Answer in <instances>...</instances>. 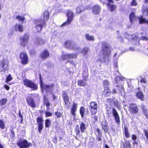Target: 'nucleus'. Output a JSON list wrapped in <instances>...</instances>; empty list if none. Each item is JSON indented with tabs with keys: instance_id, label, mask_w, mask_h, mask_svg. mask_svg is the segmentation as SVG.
Here are the masks:
<instances>
[{
	"instance_id": "obj_28",
	"label": "nucleus",
	"mask_w": 148,
	"mask_h": 148,
	"mask_svg": "<svg viewBox=\"0 0 148 148\" xmlns=\"http://www.w3.org/2000/svg\"><path fill=\"white\" fill-rule=\"evenodd\" d=\"M51 124V122L48 119H46L45 120V127L46 128H49L50 127Z\"/></svg>"
},
{
	"instance_id": "obj_34",
	"label": "nucleus",
	"mask_w": 148,
	"mask_h": 148,
	"mask_svg": "<svg viewBox=\"0 0 148 148\" xmlns=\"http://www.w3.org/2000/svg\"><path fill=\"white\" fill-rule=\"evenodd\" d=\"M96 134L99 136V137L98 138V140L99 141L101 140V139L100 138V136L101 135V133L100 132V130L98 128L96 130Z\"/></svg>"
},
{
	"instance_id": "obj_16",
	"label": "nucleus",
	"mask_w": 148,
	"mask_h": 148,
	"mask_svg": "<svg viewBox=\"0 0 148 148\" xmlns=\"http://www.w3.org/2000/svg\"><path fill=\"white\" fill-rule=\"evenodd\" d=\"M112 114L117 124L120 123V119L116 110L114 108H113L112 110Z\"/></svg>"
},
{
	"instance_id": "obj_12",
	"label": "nucleus",
	"mask_w": 148,
	"mask_h": 148,
	"mask_svg": "<svg viewBox=\"0 0 148 148\" xmlns=\"http://www.w3.org/2000/svg\"><path fill=\"white\" fill-rule=\"evenodd\" d=\"M27 104L32 108H35L36 105L34 99L31 97H29L26 99Z\"/></svg>"
},
{
	"instance_id": "obj_50",
	"label": "nucleus",
	"mask_w": 148,
	"mask_h": 148,
	"mask_svg": "<svg viewBox=\"0 0 148 148\" xmlns=\"http://www.w3.org/2000/svg\"><path fill=\"white\" fill-rule=\"evenodd\" d=\"M45 115L46 117L51 116L52 115V113L49 111H46L45 112Z\"/></svg>"
},
{
	"instance_id": "obj_58",
	"label": "nucleus",
	"mask_w": 148,
	"mask_h": 148,
	"mask_svg": "<svg viewBox=\"0 0 148 148\" xmlns=\"http://www.w3.org/2000/svg\"><path fill=\"white\" fill-rule=\"evenodd\" d=\"M3 86L4 88L7 90H8L10 88V87L7 85H4Z\"/></svg>"
},
{
	"instance_id": "obj_21",
	"label": "nucleus",
	"mask_w": 148,
	"mask_h": 148,
	"mask_svg": "<svg viewBox=\"0 0 148 148\" xmlns=\"http://www.w3.org/2000/svg\"><path fill=\"white\" fill-rule=\"evenodd\" d=\"M129 18L130 22L132 24L134 21L137 19V17L135 16L134 12H132L130 15Z\"/></svg>"
},
{
	"instance_id": "obj_54",
	"label": "nucleus",
	"mask_w": 148,
	"mask_h": 148,
	"mask_svg": "<svg viewBox=\"0 0 148 148\" xmlns=\"http://www.w3.org/2000/svg\"><path fill=\"white\" fill-rule=\"evenodd\" d=\"M143 113L146 116L148 119V111L145 109H144L143 111Z\"/></svg>"
},
{
	"instance_id": "obj_4",
	"label": "nucleus",
	"mask_w": 148,
	"mask_h": 148,
	"mask_svg": "<svg viewBox=\"0 0 148 148\" xmlns=\"http://www.w3.org/2000/svg\"><path fill=\"white\" fill-rule=\"evenodd\" d=\"M23 82L24 86L31 88L32 90H36L38 89V85L31 80L26 78L23 80Z\"/></svg>"
},
{
	"instance_id": "obj_8",
	"label": "nucleus",
	"mask_w": 148,
	"mask_h": 148,
	"mask_svg": "<svg viewBox=\"0 0 148 148\" xmlns=\"http://www.w3.org/2000/svg\"><path fill=\"white\" fill-rule=\"evenodd\" d=\"M21 63L24 65L28 64L29 62L28 56L25 52H21L19 55Z\"/></svg>"
},
{
	"instance_id": "obj_56",
	"label": "nucleus",
	"mask_w": 148,
	"mask_h": 148,
	"mask_svg": "<svg viewBox=\"0 0 148 148\" xmlns=\"http://www.w3.org/2000/svg\"><path fill=\"white\" fill-rule=\"evenodd\" d=\"M143 131L145 133V135L146 136L147 139L148 140V132L145 129Z\"/></svg>"
},
{
	"instance_id": "obj_1",
	"label": "nucleus",
	"mask_w": 148,
	"mask_h": 148,
	"mask_svg": "<svg viewBox=\"0 0 148 148\" xmlns=\"http://www.w3.org/2000/svg\"><path fill=\"white\" fill-rule=\"evenodd\" d=\"M110 48L108 44L104 43L102 47L103 58L99 59L102 63L108 64L109 57L110 54Z\"/></svg>"
},
{
	"instance_id": "obj_44",
	"label": "nucleus",
	"mask_w": 148,
	"mask_h": 148,
	"mask_svg": "<svg viewBox=\"0 0 148 148\" xmlns=\"http://www.w3.org/2000/svg\"><path fill=\"white\" fill-rule=\"evenodd\" d=\"M124 132L126 137L127 138L129 137V133L128 132V130L127 128L126 127H125Z\"/></svg>"
},
{
	"instance_id": "obj_13",
	"label": "nucleus",
	"mask_w": 148,
	"mask_h": 148,
	"mask_svg": "<svg viewBox=\"0 0 148 148\" xmlns=\"http://www.w3.org/2000/svg\"><path fill=\"white\" fill-rule=\"evenodd\" d=\"M49 55L50 53L48 51L45 49L40 53V57L41 59L44 60L49 58Z\"/></svg>"
},
{
	"instance_id": "obj_47",
	"label": "nucleus",
	"mask_w": 148,
	"mask_h": 148,
	"mask_svg": "<svg viewBox=\"0 0 148 148\" xmlns=\"http://www.w3.org/2000/svg\"><path fill=\"white\" fill-rule=\"evenodd\" d=\"M106 88V89H105L104 90V93L105 94H107L108 95H109L110 94V90L108 89V88Z\"/></svg>"
},
{
	"instance_id": "obj_43",
	"label": "nucleus",
	"mask_w": 148,
	"mask_h": 148,
	"mask_svg": "<svg viewBox=\"0 0 148 148\" xmlns=\"http://www.w3.org/2000/svg\"><path fill=\"white\" fill-rule=\"evenodd\" d=\"M10 132L11 133L10 137L12 138H14L15 137V133L13 129H11L10 130Z\"/></svg>"
},
{
	"instance_id": "obj_30",
	"label": "nucleus",
	"mask_w": 148,
	"mask_h": 148,
	"mask_svg": "<svg viewBox=\"0 0 148 148\" xmlns=\"http://www.w3.org/2000/svg\"><path fill=\"white\" fill-rule=\"evenodd\" d=\"M75 132L76 133V136H80V131L79 128V127L78 125H76V127L75 129Z\"/></svg>"
},
{
	"instance_id": "obj_59",
	"label": "nucleus",
	"mask_w": 148,
	"mask_h": 148,
	"mask_svg": "<svg viewBox=\"0 0 148 148\" xmlns=\"http://www.w3.org/2000/svg\"><path fill=\"white\" fill-rule=\"evenodd\" d=\"M140 82L142 83L145 84L146 83V81L145 78H142L140 81Z\"/></svg>"
},
{
	"instance_id": "obj_45",
	"label": "nucleus",
	"mask_w": 148,
	"mask_h": 148,
	"mask_svg": "<svg viewBox=\"0 0 148 148\" xmlns=\"http://www.w3.org/2000/svg\"><path fill=\"white\" fill-rule=\"evenodd\" d=\"M143 11L144 14L145 15H147L148 14V7L144 8V6H143Z\"/></svg>"
},
{
	"instance_id": "obj_53",
	"label": "nucleus",
	"mask_w": 148,
	"mask_h": 148,
	"mask_svg": "<svg viewBox=\"0 0 148 148\" xmlns=\"http://www.w3.org/2000/svg\"><path fill=\"white\" fill-rule=\"evenodd\" d=\"M61 57L63 60H66L68 59L67 53L62 55L61 56Z\"/></svg>"
},
{
	"instance_id": "obj_51",
	"label": "nucleus",
	"mask_w": 148,
	"mask_h": 148,
	"mask_svg": "<svg viewBox=\"0 0 148 148\" xmlns=\"http://www.w3.org/2000/svg\"><path fill=\"white\" fill-rule=\"evenodd\" d=\"M12 79V78L11 77L10 74H9L7 76L5 82L6 83H8V82L11 80Z\"/></svg>"
},
{
	"instance_id": "obj_11",
	"label": "nucleus",
	"mask_w": 148,
	"mask_h": 148,
	"mask_svg": "<svg viewBox=\"0 0 148 148\" xmlns=\"http://www.w3.org/2000/svg\"><path fill=\"white\" fill-rule=\"evenodd\" d=\"M36 121L38 124V131L40 133L41 132V131L43 128V118L41 116H39L36 118Z\"/></svg>"
},
{
	"instance_id": "obj_38",
	"label": "nucleus",
	"mask_w": 148,
	"mask_h": 148,
	"mask_svg": "<svg viewBox=\"0 0 148 148\" xmlns=\"http://www.w3.org/2000/svg\"><path fill=\"white\" fill-rule=\"evenodd\" d=\"M101 125L103 127V129L105 132L107 131V127L106 123L105 121H103L101 122Z\"/></svg>"
},
{
	"instance_id": "obj_5",
	"label": "nucleus",
	"mask_w": 148,
	"mask_h": 148,
	"mask_svg": "<svg viewBox=\"0 0 148 148\" xmlns=\"http://www.w3.org/2000/svg\"><path fill=\"white\" fill-rule=\"evenodd\" d=\"M66 15L67 17V20L61 25L62 26L70 24L73 19L74 14L71 11L68 10L66 12Z\"/></svg>"
},
{
	"instance_id": "obj_14",
	"label": "nucleus",
	"mask_w": 148,
	"mask_h": 148,
	"mask_svg": "<svg viewBox=\"0 0 148 148\" xmlns=\"http://www.w3.org/2000/svg\"><path fill=\"white\" fill-rule=\"evenodd\" d=\"M77 104L75 103H73L71 108V113L72 115L74 117L76 116V112L77 108Z\"/></svg>"
},
{
	"instance_id": "obj_40",
	"label": "nucleus",
	"mask_w": 148,
	"mask_h": 148,
	"mask_svg": "<svg viewBox=\"0 0 148 148\" xmlns=\"http://www.w3.org/2000/svg\"><path fill=\"white\" fill-rule=\"evenodd\" d=\"M93 104H94V106H93V109L95 110L94 112H93V113H94V114H95L97 111L96 109L97 108V103L95 102H93Z\"/></svg>"
},
{
	"instance_id": "obj_64",
	"label": "nucleus",
	"mask_w": 148,
	"mask_h": 148,
	"mask_svg": "<svg viewBox=\"0 0 148 148\" xmlns=\"http://www.w3.org/2000/svg\"><path fill=\"white\" fill-rule=\"evenodd\" d=\"M118 39L120 41H122V38L121 36L120 35L118 36L117 37Z\"/></svg>"
},
{
	"instance_id": "obj_29",
	"label": "nucleus",
	"mask_w": 148,
	"mask_h": 148,
	"mask_svg": "<svg viewBox=\"0 0 148 148\" xmlns=\"http://www.w3.org/2000/svg\"><path fill=\"white\" fill-rule=\"evenodd\" d=\"M8 101L7 99L6 98H3L0 100V106H2L5 105Z\"/></svg>"
},
{
	"instance_id": "obj_27",
	"label": "nucleus",
	"mask_w": 148,
	"mask_h": 148,
	"mask_svg": "<svg viewBox=\"0 0 148 148\" xmlns=\"http://www.w3.org/2000/svg\"><path fill=\"white\" fill-rule=\"evenodd\" d=\"M140 23H146L148 24V20L144 19L142 16L139 18Z\"/></svg>"
},
{
	"instance_id": "obj_46",
	"label": "nucleus",
	"mask_w": 148,
	"mask_h": 148,
	"mask_svg": "<svg viewBox=\"0 0 148 148\" xmlns=\"http://www.w3.org/2000/svg\"><path fill=\"white\" fill-rule=\"evenodd\" d=\"M86 38L88 40H92V36H89L88 34H86L85 35Z\"/></svg>"
},
{
	"instance_id": "obj_19",
	"label": "nucleus",
	"mask_w": 148,
	"mask_h": 148,
	"mask_svg": "<svg viewBox=\"0 0 148 148\" xmlns=\"http://www.w3.org/2000/svg\"><path fill=\"white\" fill-rule=\"evenodd\" d=\"M43 104L46 106L47 110H49L50 109V103L47 98L45 95H44L43 96Z\"/></svg>"
},
{
	"instance_id": "obj_35",
	"label": "nucleus",
	"mask_w": 148,
	"mask_h": 148,
	"mask_svg": "<svg viewBox=\"0 0 148 148\" xmlns=\"http://www.w3.org/2000/svg\"><path fill=\"white\" fill-rule=\"evenodd\" d=\"M77 55L76 53H69V59L76 58Z\"/></svg>"
},
{
	"instance_id": "obj_31",
	"label": "nucleus",
	"mask_w": 148,
	"mask_h": 148,
	"mask_svg": "<svg viewBox=\"0 0 148 148\" xmlns=\"http://www.w3.org/2000/svg\"><path fill=\"white\" fill-rule=\"evenodd\" d=\"M16 18L18 21H23L25 19V18L23 16L18 15L16 17Z\"/></svg>"
},
{
	"instance_id": "obj_36",
	"label": "nucleus",
	"mask_w": 148,
	"mask_h": 148,
	"mask_svg": "<svg viewBox=\"0 0 148 148\" xmlns=\"http://www.w3.org/2000/svg\"><path fill=\"white\" fill-rule=\"evenodd\" d=\"M29 53L30 56L35 55L36 53V50L35 49H32L30 50L29 52Z\"/></svg>"
},
{
	"instance_id": "obj_39",
	"label": "nucleus",
	"mask_w": 148,
	"mask_h": 148,
	"mask_svg": "<svg viewBox=\"0 0 148 148\" xmlns=\"http://www.w3.org/2000/svg\"><path fill=\"white\" fill-rule=\"evenodd\" d=\"M5 128V125L2 119H0V128L3 129Z\"/></svg>"
},
{
	"instance_id": "obj_42",
	"label": "nucleus",
	"mask_w": 148,
	"mask_h": 148,
	"mask_svg": "<svg viewBox=\"0 0 148 148\" xmlns=\"http://www.w3.org/2000/svg\"><path fill=\"white\" fill-rule=\"evenodd\" d=\"M55 114L57 118L61 117L62 115V113L59 111H56L55 112Z\"/></svg>"
},
{
	"instance_id": "obj_25",
	"label": "nucleus",
	"mask_w": 148,
	"mask_h": 148,
	"mask_svg": "<svg viewBox=\"0 0 148 148\" xmlns=\"http://www.w3.org/2000/svg\"><path fill=\"white\" fill-rule=\"evenodd\" d=\"M80 129L81 132H84L85 131L86 127L85 124L83 123H81L80 125Z\"/></svg>"
},
{
	"instance_id": "obj_32",
	"label": "nucleus",
	"mask_w": 148,
	"mask_h": 148,
	"mask_svg": "<svg viewBox=\"0 0 148 148\" xmlns=\"http://www.w3.org/2000/svg\"><path fill=\"white\" fill-rule=\"evenodd\" d=\"M125 144H124L123 148H130L131 145L130 142L128 141H126L125 142Z\"/></svg>"
},
{
	"instance_id": "obj_57",
	"label": "nucleus",
	"mask_w": 148,
	"mask_h": 148,
	"mask_svg": "<svg viewBox=\"0 0 148 148\" xmlns=\"http://www.w3.org/2000/svg\"><path fill=\"white\" fill-rule=\"evenodd\" d=\"M19 116L21 118V123L23 121V116L21 114V111H19L18 113Z\"/></svg>"
},
{
	"instance_id": "obj_48",
	"label": "nucleus",
	"mask_w": 148,
	"mask_h": 148,
	"mask_svg": "<svg viewBox=\"0 0 148 148\" xmlns=\"http://www.w3.org/2000/svg\"><path fill=\"white\" fill-rule=\"evenodd\" d=\"M104 86L105 88H107L109 84V82L107 80H105L103 82Z\"/></svg>"
},
{
	"instance_id": "obj_18",
	"label": "nucleus",
	"mask_w": 148,
	"mask_h": 148,
	"mask_svg": "<svg viewBox=\"0 0 148 148\" xmlns=\"http://www.w3.org/2000/svg\"><path fill=\"white\" fill-rule=\"evenodd\" d=\"M130 111L133 113H136L138 112V108L136 105L134 104H131L129 106Z\"/></svg>"
},
{
	"instance_id": "obj_22",
	"label": "nucleus",
	"mask_w": 148,
	"mask_h": 148,
	"mask_svg": "<svg viewBox=\"0 0 148 148\" xmlns=\"http://www.w3.org/2000/svg\"><path fill=\"white\" fill-rule=\"evenodd\" d=\"M15 29L16 31L18 30L20 32H22L23 31V27L22 25L16 24L15 26Z\"/></svg>"
},
{
	"instance_id": "obj_37",
	"label": "nucleus",
	"mask_w": 148,
	"mask_h": 148,
	"mask_svg": "<svg viewBox=\"0 0 148 148\" xmlns=\"http://www.w3.org/2000/svg\"><path fill=\"white\" fill-rule=\"evenodd\" d=\"M2 63V68H3V69L2 70V71H3V72H4L7 71L8 70V68H4V66L5 64V62L4 61H2L1 62Z\"/></svg>"
},
{
	"instance_id": "obj_62",
	"label": "nucleus",
	"mask_w": 148,
	"mask_h": 148,
	"mask_svg": "<svg viewBox=\"0 0 148 148\" xmlns=\"http://www.w3.org/2000/svg\"><path fill=\"white\" fill-rule=\"evenodd\" d=\"M141 39H142L143 40H148V38H147V37H142L141 38Z\"/></svg>"
},
{
	"instance_id": "obj_24",
	"label": "nucleus",
	"mask_w": 148,
	"mask_h": 148,
	"mask_svg": "<svg viewBox=\"0 0 148 148\" xmlns=\"http://www.w3.org/2000/svg\"><path fill=\"white\" fill-rule=\"evenodd\" d=\"M107 5L109 7L110 11L111 12L114 11L116 8V5H113L112 4L107 3Z\"/></svg>"
},
{
	"instance_id": "obj_55",
	"label": "nucleus",
	"mask_w": 148,
	"mask_h": 148,
	"mask_svg": "<svg viewBox=\"0 0 148 148\" xmlns=\"http://www.w3.org/2000/svg\"><path fill=\"white\" fill-rule=\"evenodd\" d=\"M116 79L120 80H121L122 81L124 79V78L123 77H120L118 76H116L115 77V80H116Z\"/></svg>"
},
{
	"instance_id": "obj_26",
	"label": "nucleus",
	"mask_w": 148,
	"mask_h": 148,
	"mask_svg": "<svg viewBox=\"0 0 148 148\" xmlns=\"http://www.w3.org/2000/svg\"><path fill=\"white\" fill-rule=\"evenodd\" d=\"M79 112L82 118H83L84 117L85 112V108L82 106L80 108Z\"/></svg>"
},
{
	"instance_id": "obj_61",
	"label": "nucleus",
	"mask_w": 148,
	"mask_h": 148,
	"mask_svg": "<svg viewBox=\"0 0 148 148\" xmlns=\"http://www.w3.org/2000/svg\"><path fill=\"white\" fill-rule=\"evenodd\" d=\"M114 106L116 107L117 108H119L120 106L118 104V102L117 101L115 102H114Z\"/></svg>"
},
{
	"instance_id": "obj_6",
	"label": "nucleus",
	"mask_w": 148,
	"mask_h": 148,
	"mask_svg": "<svg viewBox=\"0 0 148 148\" xmlns=\"http://www.w3.org/2000/svg\"><path fill=\"white\" fill-rule=\"evenodd\" d=\"M50 13L47 10H45L43 14V18H40L36 20V23H38L42 22V24H45L46 22L47 21L49 18Z\"/></svg>"
},
{
	"instance_id": "obj_41",
	"label": "nucleus",
	"mask_w": 148,
	"mask_h": 148,
	"mask_svg": "<svg viewBox=\"0 0 148 148\" xmlns=\"http://www.w3.org/2000/svg\"><path fill=\"white\" fill-rule=\"evenodd\" d=\"M36 42L38 44H39L41 42V43H45V41L43 39L40 38H36Z\"/></svg>"
},
{
	"instance_id": "obj_52",
	"label": "nucleus",
	"mask_w": 148,
	"mask_h": 148,
	"mask_svg": "<svg viewBox=\"0 0 148 148\" xmlns=\"http://www.w3.org/2000/svg\"><path fill=\"white\" fill-rule=\"evenodd\" d=\"M118 90L119 91V92L120 93L121 95H122V92H124V90L123 86L121 85V88L120 89H118Z\"/></svg>"
},
{
	"instance_id": "obj_63",
	"label": "nucleus",
	"mask_w": 148,
	"mask_h": 148,
	"mask_svg": "<svg viewBox=\"0 0 148 148\" xmlns=\"http://www.w3.org/2000/svg\"><path fill=\"white\" fill-rule=\"evenodd\" d=\"M136 138H137V137L136 135H135L134 134H133L132 135V139H133L134 140H135L136 139Z\"/></svg>"
},
{
	"instance_id": "obj_20",
	"label": "nucleus",
	"mask_w": 148,
	"mask_h": 148,
	"mask_svg": "<svg viewBox=\"0 0 148 148\" xmlns=\"http://www.w3.org/2000/svg\"><path fill=\"white\" fill-rule=\"evenodd\" d=\"M136 96L141 100H144V95L143 92L139 90V88H138V90L136 93Z\"/></svg>"
},
{
	"instance_id": "obj_23",
	"label": "nucleus",
	"mask_w": 148,
	"mask_h": 148,
	"mask_svg": "<svg viewBox=\"0 0 148 148\" xmlns=\"http://www.w3.org/2000/svg\"><path fill=\"white\" fill-rule=\"evenodd\" d=\"M101 10V8L99 6L96 5L94 6L93 8V12L96 14L99 13Z\"/></svg>"
},
{
	"instance_id": "obj_3",
	"label": "nucleus",
	"mask_w": 148,
	"mask_h": 148,
	"mask_svg": "<svg viewBox=\"0 0 148 148\" xmlns=\"http://www.w3.org/2000/svg\"><path fill=\"white\" fill-rule=\"evenodd\" d=\"M88 69L85 68V69L82 72V77L83 78V80H79L77 81V84L79 86H85L87 84V80L88 78Z\"/></svg>"
},
{
	"instance_id": "obj_49",
	"label": "nucleus",
	"mask_w": 148,
	"mask_h": 148,
	"mask_svg": "<svg viewBox=\"0 0 148 148\" xmlns=\"http://www.w3.org/2000/svg\"><path fill=\"white\" fill-rule=\"evenodd\" d=\"M130 5L132 6H136L138 3L136 1V0H132V1L130 3Z\"/></svg>"
},
{
	"instance_id": "obj_60",
	"label": "nucleus",
	"mask_w": 148,
	"mask_h": 148,
	"mask_svg": "<svg viewBox=\"0 0 148 148\" xmlns=\"http://www.w3.org/2000/svg\"><path fill=\"white\" fill-rule=\"evenodd\" d=\"M77 13H79L81 12V11L80 9V8L79 7H77L76 8Z\"/></svg>"
},
{
	"instance_id": "obj_33",
	"label": "nucleus",
	"mask_w": 148,
	"mask_h": 148,
	"mask_svg": "<svg viewBox=\"0 0 148 148\" xmlns=\"http://www.w3.org/2000/svg\"><path fill=\"white\" fill-rule=\"evenodd\" d=\"M89 51V49L87 47H84L81 51V53L85 55L87 54Z\"/></svg>"
},
{
	"instance_id": "obj_15",
	"label": "nucleus",
	"mask_w": 148,
	"mask_h": 148,
	"mask_svg": "<svg viewBox=\"0 0 148 148\" xmlns=\"http://www.w3.org/2000/svg\"><path fill=\"white\" fill-rule=\"evenodd\" d=\"M34 23L36 25L35 26V29L38 32H40L42 29V27L46 25L45 24H42V22L36 23V20H34Z\"/></svg>"
},
{
	"instance_id": "obj_2",
	"label": "nucleus",
	"mask_w": 148,
	"mask_h": 148,
	"mask_svg": "<svg viewBox=\"0 0 148 148\" xmlns=\"http://www.w3.org/2000/svg\"><path fill=\"white\" fill-rule=\"evenodd\" d=\"M39 75L40 88L42 92H43L44 90H45L46 93H47L53 91V88L55 86L54 84L53 83L50 85L44 84L42 80L41 74H39Z\"/></svg>"
},
{
	"instance_id": "obj_9",
	"label": "nucleus",
	"mask_w": 148,
	"mask_h": 148,
	"mask_svg": "<svg viewBox=\"0 0 148 148\" xmlns=\"http://www.w3.org/2000/svg\"><path fill=\"white\" fill-rule=\"evenodd\" d=\"M29 36L27 33L25 34L20 38V44L23 47H25L28 43Z\"/></svg>"
},
{
	"instance_id": "obj_7",
	"label": "nucleus",
	"mask_w": 148,
	"mask_h": 148,
	"mask_svg": "<svg viewBox=\"0 0 148 148\" xmlns=\"http://www.w3.org/2000/svg\"><path fill=\"white\" fill-rule=\"evenodd\" d=\"M20 148H28L32 146V143H28L26 140H20L16 143Z\"/></svg>"
},
{
	"instance_id": "obj_10",
	"label": "nucleus",
	"mask_w": 148,
	"mask_h": 148,
	"mask_svg": "<svg viewBox=\"0 0 148 148\" xmlns=\"http://www.w3.org/2000/svg\"><path fill=\"white\" fill-rule=\"evenodd\" d=\"M62 97L66 109H69L70 106V103L69 96L67 95V93L65 91L63 92Z\"/></svg>"
},
{
	"instance_id": "obj_17",
	"label": "nucleus",
	"mask_w": 148,
	"mask_h": 148,
	"mask_svg": "<svg viewBox=\"0 0 148 148\" xmlns=\"http://www.w3.org/2000/svg\"><path fill=\"white\" fill-rule=\"evenodd\" d=\"M72 42L70 40H68L64 42V46L66 48L70 49H72L74 48V46L75 45L74 44L73 46H72Z\"/></svg>"
}]
</instances>
